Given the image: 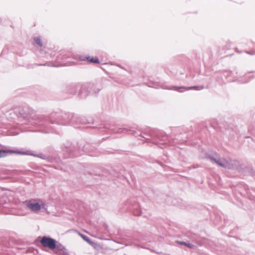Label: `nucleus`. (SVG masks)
<instances>
[{"label":"nucleus","instance_id":"nucleus-1","mask_svg":"<svg viewBox=\"0 0 255 255\" xmlns=\"http://www.w3.org/2000/svg\"><path fill=\"white\" fill-rule=\"evenodd\" d=\"M212 160L217 164L225 168L236 169L239 164L237 161L224 158H213Z\"/></svg>","mask_w":255,"mask_h":255},{"label":"nucleus","instance_id":"nucleus-2","mask_svg":"<svg viewBox=\"0 0 255 255\" xmlns=\"http://www.w3.org/2000/svg\"><path fill=\"white\" fill-rule=\"evenodd\" d=\"M27 207L32 211L38 212L40 210L46 211L47 206L43 201H31L27 203Z\"/></svg>","mask_w":255,"mask_h":255},{"label":"nucleus","instance_id":"nucleus-3","mask_svg":"<svg viewBox=\"0 0 255 255\" xmlns=\"http://www.w3.org/2000/svg\"><path fill=\"white\" fill-rule=\"evenodd\" d=\"M15 153L18 154H21V155H31L33 156L38 157L42 159H45V157L42 154H35L32 153H31L29 151H17V150H0V158L4 157L6 156V153Z\"/></svg>","mask_w":255,"mask_h":255},{"label":"nucleus","instance_id":"nucleus-4","mask_svg":"<svg viewBox=\"0 0 255 255\" xmlns=\"http://www.w3.org/2000/svg\"><path fill=\"white\" fill-rule=\"evenodd\" d=\"M40 243L44 247L48 248L51 250L56 248V241L49 237H42L40 241Z\"/></svg>","mask_w":255,"mask_h":255},{"label":"nucleus","instance_id":"nucleus-5","mask_svg":"<svg viewBox=\"0 0 255 255\" xmlns=\"http://www.w3.org/2000/svg\"><path fill=\"white\" fill-rule=\"evenodd\" d=\"M90 245H91L95 249H101L103 248V247L101 245L96 244V243H94L92 242L91 244H90Z\"/></svg>","mask_w":255,"mask_h":255},{"label":"nucleus","instance_id":"nucleus-6","mask_svg":"<svg viewBox=\"0 0 255 255\" xmlns=\"http://www.w3.org/2000/svg\"><path fill=\"white\" fill-rule=\"evenodd\" d=\"M34 40L36 43L40 46H42V42L39 37H36L34 38Z\"/></svg>","mask_w":255,"mask_h":255},{"label":"nucleus","instance_id":"nucleus-7","mask_svg":"<svg viewBox=\"0 0 255 255\" xmlns=\"http://www.w3.org/2000/svg\"><path fill=\"white\" fill-rule=\"evenodd\" d=\"M80 236L81 237V238L84 240H85L86 242H87L89 244L92 243V241L87 236H86L83 234H80Z\"/></svg>","mask_w":255,"mask_h":255},{"label":"nucleus","instance_id":"nucleus-8","mask_svg":"<svg viewBox=\"0 0 255 255\" xmlns=\"http://www.w3.org/2000/svg\"><path fill=\"white\" fill-rule=\"evenodd\" d=\"M88 60L90 61L91 62L93 63H99V60L98 58H93V57H88Z\"/></svg>","mask_w":255,"mask_h":255},{"label":"nucleus","instance_id":"nucleus-9","mask_svg":"<svg viewBox=\"0 0 255 255\" xmlns=\"http://www.w3.org/2000/svg\"><path fill=\"white\" fill-rule=\"evenodd\" d=\"M177 243L178 244H180V245L186 246H187L188 247H189L190 248H192L193 247V246L192 245H191V244H186L185 242H181L177 241Z\"/></svg>","mask_w":255,"mask_h":255},{"label":"nucleus","instance_id":"nucleus-10","mask_svg":"<svg viewBox=\"0 0 255 255\" xmlns=\"http://www.w3.org/2000/svg\"><path fill=\"white\" fill-rule=\"evenodd\" d=\"M192 89L200 90L203 89V87H193L186 88V90H189V89Z\"/></svg>","mask_w":255,"mask_h":255}]
</instances>
